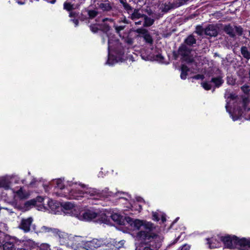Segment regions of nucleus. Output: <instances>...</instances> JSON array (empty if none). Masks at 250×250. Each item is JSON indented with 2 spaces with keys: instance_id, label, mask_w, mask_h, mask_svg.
<instances>
[{
  "instance_id": "1",
  "label": "nucleus",
  "mask_w": 250,
  "mask_h": 250,
  "mask_svg": "<svg viewBox=\"0 0 250 250\" xmlns=\"http://www.w3.org/2000/svg\"><path fill=\"white\" fill-rule=\"evenodd\" d=\"M126 221L132 230V235L135 241L147 245L144 250H159L162 245L164 237L154 232L156 227L153 223L130 217L126 218Z\"/></svg>"
},
{
  "instance_id": "2",
  "label": "nucleus",
  "mask_w": 250,
  "mask_h": 250,
  "mask_svg": "<svg viewBox=\"0 0 250 250\" xmlns=\"http://www.w3.org/2000/svg\"><path fill=\"white\" fill-rule=\"evenodd\" d=\"M101 21V24L91 25L90 29L94 33L97 32L99 29H101L103 31L102 35V42L104 43L106 41L108 42V59L106 63L112 65L121 59V56L125 52V49L122 43L114 37V35L108 33L110 26L106 22H113V20L112 19L103 18Z\"/></svg>"
},
{
  "instance_id": "3",
  "label": "nucleus",
  "mask_w": 250,
  "mask_h": 250,
  "mask_svg": "<svg viewBox=\"0 0 250 250\" xmlns=\"http://www.w3.org/2000/svg\"><path fill=\"white\" fill-rule=\"evenodd\" d=\"M53 184L55 185V188L57 190L55 192L57 196L63 197L67 199L79 200L83 197L82 191L79 189L77 192V183L72 181L67 182L65 185L63 180L58 179L53 181Z\"/></svg>"
},
{
  "instance_id": "4",
  "label": "nucleus",
  "mask_w": 250,
  "mask_h": 250,
  "mask_svg": "<svg viewBox=\"0 0 250 250\" xmlns=\"http://www.w3.org/2000/svg\"><path fill=\"white\" fill-rule=\"evenodd\" d=\"M79 189L83 193L82 200L84 197V194L89 195L92 199H98L102 198H107L108 196L111 195V193L107 192L106 189L100 192L99 190L96 188L86 187L84 185H82L80 183H77V192H78Z\"/></svg>"
},
{
  "instance_id": "5",
  "label": "nucleus",
  "mask_w": 250,
  "mask_h": 250,
  "mask_svg": "<svg viewBox=\"0 0 250 250\" xmlns=\"http://www.w3.org/2000/svg\"><path fill=\"white\" fill-rule=\"evenodd\" d=\"M16 246H18L17 250H38L48 248V246L46 244L41 245V248H39L37 243L30 239L24 240L18 239V240L16 242Z\"/></svg>"
},
{
  "instance_id": "6",
  "label": "nucleus",
  "mask_w": 250,
  "mask_h": 250,
  "mask_svg": "<svg viewBox=\"0 0 250 250\" xmlns=\"http://www.w3.org/2000/svg\"><path fill=\"white\" fill-rule=\"evenodd\" d=\"M54 236L58 239L61 245L70 247L74 250L77 248L76 243L74 242L75 237L69 235L67 233L57 229V232Z\"/></svg>"
},
{
  "instance_id": "7",
  "label": "nucleus",
  "mask_w": 250,
  "mask_h": 250,
  "mask_svg": "<svg viewBox=\"0 0 250 250\" xmlns=\"http://www.w3.org/2000/svg\"><path fill=\"white\" fill-rule=\"evenodd\" d=\"M226 99V108L227 111L229 114L233 121H234L233 113L234 112V95L232 89L227 88L225 94Z\"/></svg>"
},
{
  "instance_id": "8",
  "label": "nucleus",
  "mask_w": 250,
  "mask_h": 250,
  "mask_svg": "<svg viewBox=\"0 0 250 250\" xmlns=\"http://www.w3.org/2000/svg\"><path fill=\"white\" fill-rule=\"evenodd\" d=\"M107 244H108V239L94 238L90 241H87L85 246L89 249L88 250H95V249L100 247L102 248L104 246V245Z\"/></svg>"
},
{
  "instance_id": "9",
  "label": "nucleus",
  "mask_w": 250,
  "mask_h": 250,
  "mask_svg": "<svg viewBox=\"0 0 250 250\" xmlns=\"http://www.w3.org/2000/svg\"><path fill=\"white\" fill-rule=\"evenodd\" d=\"M78 217L82 221H90L94 220L96 221L100 219V215L94 210H87L82 214H80Z\"/></svg>"
},
{
  "instance_id": "10",
  "label": "nucleus",
  "mask_w": 250,
  "mask_h": 250,
  "mask_svg": "<svg viewBox=\"0 0 250 250\" xmlns=\"http://www.w3.org/2000/svg\"><path fill=\"white\" fill-rule=\"evenodd\" d=\"M235 249L240 250H250V238H239L235 236Z\"/></svg>"
},
{
  "instance_id": "11",
  "label": "nucleus",
  "mask_w": 250,
  "mask_h": 250,
  "mask_svg": "<svg viewBox=\"0 0 250 250\" xmlns=\"http://www.w3.org/2000/svg\"><path fill=\"white\" fill-rule=\"evenodd\" d=\"M18 239L15 237H11L6 239V241L3 243V250H17L18 246H16V242Z\"/></svg>"
},
{
  "instance_id": "12",
  "label": "nucleus",
  "mask_w": 250,
  "mask_h": 250,
  "mask_svg": "<svg viewBox=\"0 0 250 250\" xmlns=\"http://www.w3.org/2000/svg\"><path fill=\"white\" fill-rule=\"evenodd\" d=\"M249 99L248 97H244L242 98V101L240 104V105L237 108L238 117L242 116L246 111L250 110V108L247 107V105L249 103Z\"/></svg>"
},
{
  "instance_id": "13",
  "label": "nucleus",
  "mask_w": 250,
  "mask_h": 250,
  "mask_svg": "<svg viewBox=\"0 0 250 250\" xmlns=\"http://www.w3.org/2000/svg\"><path fill=\"white\" fill-rule=\"evenodd\" d=\"M85 0H67L63 4L64 9L67 11L78 8Z\"/></svg>"
},
{
  "instance_id": "14",
  "label": "nucleus",
  "mask_w": 250,
  "mask_h": 250,
  "mask_svg": "<svg viewBox=\"0 0 250 250\" xmlns=\"http://www.w3.org/2000/svg\"><path fill=\"white\" fill-rule=\"evenodd\" d=\"M47 203L52 213L59 214L62 211V205L59 203L50 199H47Z\"/></svg>"
},
{
  "instance_id": "15",
  "label": "nucleus",
  "mask_w": 250,
  "mask_h": 250,
  "mask_svg": "<svg viewBox=\"0 0 250 250\" xmlns=\"http://www.w3.org/2000/svg\"><path fill=\"white\" fill-rule=\"evenodd\" d=\"M218 238L223 242L225 248L232 249H233L232 240L234 236H231L228 234L225 235H218Z\"/></svg>"
},
{
  "instance_id": "16",
  "label": "nucleus",
  "mask_w": 250,
  "mask_h": 250,
  "mask_svg": "<svg viewBox=\"0 0 250 250\" xmlns=\"http://www.w3.org/2000/svg\"><path fill=\"white\" fill-rule=\"evenodd\" d=\"M32 222L33 219L31 217L22 219L19 226V228L23 230L24 232H28L30 230V227Z\"/></svg>"
},
{
  "instance_id": "17",
  "label": "nucleus",
  "mask_w": 250,
  "mask_h": 250,
  "mask_svg": "<svg viewBox=\"0 0 250 250\" xmlns=\"http://www.w3.org/2000/svg\"><path fill=\"white\" fill-rule=\"evenodd\" d=\"M12 177H14L8 175L0 177V188L6 190L10 189Z\"/></svg>"
},
{
  "instance_id": "18",
  "label": "nucleus",
  "mask_w": 250,
  "mask_h": 250,
  "mask_svg": "<svg viewBox=\"0 0 250 250\" xmlns=\"http://www.w3.org/2000/svg\"><path fill=\"white\" fill-rule=\"evenodd\" d=\"M207 244L210 249H214L219 248L221 246L220 240L218 237V235L211 238H207Z\"/></svg>"
},
{
  "instance_id": "19",
  "label": "nucleus",
  "mask_w": 250,
  "mask_h": 250,
  "mask_svg": "<svg viewBox=\"0 0 250 250\" xmlns=\"http://www.w3.org/2000/svg\"><path fill=\"white\" fill-rule=\"evenodd\" d=\"M144 16V14L142 10L139 9H134L129 14V18L133 21H137L142 19Z\"/></svg>"
},
{
  "instance_id": "20",
  "label": "nucleus",
  "mask_w": 250,
  "mask_h": 250,
  "mask_svg": "<svg viewBox=\"0 0 250 250\" xmlns=\"http://www.w3.org/2000/svg\"><path fill=\"white\" fill-rule=\"evenodd\" d=\"M205 34L211 37L216 36L217 35L216 27L213 25H209L205 29Z\"/></svg>"
},
{
  "instance_id": "21",
  "label": "nucleus",
  "mask_w": 250,
  "mask_h": 250,
  "mask_svg": "<svg viewBox=\"0 0 250 250\" xmlns=\"http://www.w3.org/2000/svg\"><path fill=\"white\" fill-rule=\"evenodd\" d=\"M14 193L15 194V197L17 196L21 200L26 199L29 196V194L25 190H23L22 187L18 190L14 192Z\"/></svg>"
},
{
  "instance_id": "22",
  "label": "nucleus",
  "mask_w": 250,
  "mask_h": 250,
  "mask_svg": "<svg viewBox=\"0 0 250 250\" xmlns=\"http://www.w3.org/2000/svg\"><path fill=\"white\" fill-rule=\"evenodd\" d=\"M241 53L243 57L248 61L250 59V47L243 46L241 48Z\"/></svg>"
},
{
  "instance_id": "23",
  "label": "nucleus",
  "mask_w": 250,
  "mask_h": 250,
  "mask_svg": "<svg viewBox=\"0 0 250 250\" xmlns=\"http://www.w3.org/2000/svg\"><path fill=\"white\" fill-rule=\"evenodd\" d=\"M125 243V240H121L117 242L114 240L108 239V244H109V246L115 248L117 247V250H119L120 248L123 247Z\"/></svg>"
},
{
  "instance_id": "24",
  "label": "nucleus",
  "mask_w": 250,
  "mask_h": 250,
  "mask_svg": "<svg viewBox=\"0 0 250 250\" xmlns=\"http://www.w3.org/2000/svg\"><path fill=\"white\" fill-rule=\"evenodd\" d=\"M142 19L144 20L143 23V26L144 27H149L151 26L154 22L153 19H152L150 17H148L145 14Z\"/></svg>"
},
{
  "instance_id": "25",
  "label": "nucleus",
  "mask_w": 250,
  "mask_h": 250,
  "mask_svg": "<svg viewBox=\"0 0 250 250\" xmlns=\"http://www.w3.org/2000/svg\"><path fill=\"white\" fill-rule=\"evenodd\" d=\"M57 232V229L51 228L46 226H42L40 229V232L50 233L53 235Z\"/></svg>"
},
{
  "instance_id": "26",
  "label": "nucleus",
  "mask_w": 250,
  "mask_h": 250,
  "mask_svg": "<svg viewBox=\"0 0 250 250\" xmlns=\"http://www.w3.org/2000/svg\"><path fill=\"white\" fill-rule=\"evenodd\" d=\"M211 82L214 83V85L216 87H219L224 83V80L222 79V77L221 76L213 77L211 79Z\"/></svg>"
},
{
  "instance_id": "27",
  "label": "nucleus",
  "mask_w": 250,
  "mask_h": 250,
  "mask_svg": "<svg viewBox=\"0 0 250 250\" xmlns=\"http://www.w3.org/2000/svg\"><path fill=\"white\" fill-rule=\"evenodd\" d=\"M111 218L117 224L121 225L123 223V216L117 213H113L110 216Z\"/></svg>"
},
{
  "instance_id": "28",
  "label": "nucleus",
  "mask_w": 250,
  "mask_h": 250,
  "mask_svg": "<svg viewBox=\"0 0 250 250\" xmlns=\"http://www.w3.org/2000/svg\"><path fill=\"white\" fill-rule=\"evenodd\" d=\"M62 207V211H68L72 210L74 208V205L71 202H65L61 204Z\"/></svg>"
},
{
  "instance_id": "29",
  "label": "nucleus",
  "mask_w": 250,
  "mask_h": 250,
  "mask_svg": "<svg viewBox=\"0 0 250 250\" xmlns=\"http://www.w3.org/2000/svg\"><path fill=\"white\" fill-rule=\"evenodd\" d=\"M189 71V69L186 65H182L181 67V78L183 80H185L187 78L188 75V72Z\"/></svg>"
},
{
  "instance_id": "30",
  "label": "nucleus",
  "mask_w": 250,
  "mask_h": 250,
  "mask_svg": "<svg viewBox=\"0 0 250 250\" xmlns=\"http://www.w3.org/2000/svg\"><path fill=\"white\" fill-rule=\"evenodd\" d=\"M178 53L183 56H186L189 53V51L186 45H182L179 48Z\"/></svg>"
},
{
  "instance_id": "31",
  "label": "nucleus",
  "mask_w": 250,
  "mask_h": 250,
  "mask_svg": "<svg viewBox=\"0 0 250 250\" xmlns=\"http://www.w3.org/2000/svg\"><path fill=\"white\" fill-rule=\"evenodd\" d=\"M185 43L189 46L193 45L196 42V40L192 35L189 36L185 41Z\"/></svg>"
},
{
  "instance_id": "32",
  "label": "nucleus",
  "mask_w": 250,
  "mask_h": 250,
  "mask_svg": "<svg viewBox=\"0 0 250 250\" xmlns=\"http://www.w3.org/2000/svg\"><path fill=\"white\" fill-rule=\"evenodd\" d=\"M99 7L104 11H109L111 9V6L108 1L105 3H100Z\"/></svg>"
},
{
  "instance_id": "33",
  "label": "nucleus",
  "mask_w": 250,
  "mask_h": 250,
  "mask_svg": "<svg viewBox=\"0 0 250 250\" xmlns=\"http://www.w3.org/2000/svg\"><path fill=\"white\" fill-rule=\"evenodd\" d=\"M9 238V235L6 234L4 232H0V247L6 241V239Z\"/></svg>"
},
{
  "instance_id": "34",
  "label": "nucleus",
  "mask_w": 250,
  "mask_h": 250,
  "mask_svg": "<svg viewBox=\"0 0 250 250\" xmlns=\"http://www.w3.org/2000/svg\"><path fill=\"white\" fill-rule=\"evenodd\" d=\"M120 2L123 4L124 8L127 11L129 14L132 11L131 7L126 2H125L124 0H120Z\"/></svg>"
},
{
  "instance_id": "35",
  "label": "nucleus",
  "mask_w": 250,
  "mask_h": 250,
  "mask_svg": "<svg viewBox=\"0 0 250 250\" xmlns=\"http://www.w3.org/2000/svg\"><path fill=\"white\" fill-rule=\"evenodd\" d=\"M10 204L15 208L18 210H21L23 208V207L21 204L18 202L16 200L10 202Z\"/></svg>"
},
{
  "instance_id": "36",
  "label": "nucleus",
  "mask_w": 250,
  "mask_h": 250,
  "mask_svg": "<svg viewBox=\"0 0 250 250\" xmlns=\"http://www.w3.org/2000/svg\"><path fill=\"white\" fill-rule=\"evenodd\" d=\"M225 32L229 34L230 37L234 36V32L233 31L232 28L229 25L226 26L225 27Z\"/></svg>"
},
{
  "instance_id": "37",
  "label": "nucleus",
  "mask_w": 250,
  "mask_h": 250,
  "mask_svg": "<svg viewBox=\"0 0 250 250\" xmlns=\"http://www.w3.org/2000/svg\"><path fill=\"white\" fill-rule=\"evenodd\" d=\"M211 83V81L209 82H204L201 83V85L205 89L208 90L211 89L212 87Z\"/></svg>"
},
{
  "instance_id": "38",
  "label": "nucleus",
  "mask_w": 250,
  "mask_h": 250,
  "mask_svg": "<svg viewBox=\"0 0 250 250\" xmlns=\"http://www.w3.org/2000/svg\"><path fill=\"white\" fill-rule=\"evenodd\" d=\"M144 40L147 43L151 44L153 42V40L150 36V35L149 34V33H147L145 35V36L143 37Z\"/></svg>"
},
{
  "instance_id": "39",
  "label": "nucleus",
  "mask_w": 250,
  "mask_h": 250,
  "mask_svg": "<svg viewBox=\"0 0 250 250\" xmlns=\"http://www.w3.org/2000/svg\"><path fill=\"white\" fill-rule=\"evenodd\" d=\"M135 32L137 33L141 34L143 37L145 36V35L146 34L148 33V31L144 28H138L135 30Z\"/></svg>"
},
{
  "instance_id": "40",
  "label": "nucleus",
  "mask_w": 250,
  "mask_h": 250,
  "mask_svg": "<svg viewBox=\"0 0 250 250\" xmlns=\"http://www.w3.org/2000/svg\"><path fill=\"white\" fill-rule=\"evenodd\" d=\"M44 200V199L42 197H38L36 199V200H31L30 201H28L27 204L30 203V204L35 205L36 204V202H38L39 203H42Z\"/></svg>"
},
{
  "instance_id": "41",
  "label": "nucleus",
  "mask_w": 250,
  "mask_h": 250,
  "mask_svg": "<svg viewBox=\"0 0 250 250\" xmlns=\"http://www.w3.org/2000/svg\"><path fill=\"white\" fill-rule=\"evenodd\" d=\"M154 60L160 63L164 62V58L163 56L161 54H157L155 56H154Z\"/></svg>"
},
{
  "instance_id": "42",
  "label": "nucleus",
  "mask_w": 250,
  "mask_h": 250,
  "mask_svg": "<svg viewBox=\"0 0 250 250\" xmlns=\"http://www.w3.org/2000/svg\"><path fill=\"white\" fill-rule=\"evenodd\" d=\"M88 14L89 18L92 19L98 15V12L95 10H89L88 11Z\"/></svg>"
},
{
  "instance_id": "43",
  "label": "nucleus",
  "mask_w": 250,
  "mask_h": 250,
  "mask_svg": "<svg viewBox=\"0 0 250 250\" xmlns=\"http://www.w3.org/2000/svg\"><path fill=\"white\" fill-rule=\"evenodd\" d=\"M205 30L201 26H197L196 27V32L199 35H202L205 33Z\"/></svg>"
},
{
  "instance_id": "44",
  "label": "nucleus",
  "mask_w": 250,
  "mask_h": 250,
  "mask_svg": "<svg viewBox=\"0 0 250 250\" xmlns=\"http://www.w3.org/2000/svg\"><path fill=\"white\" fill-rule=\"evenodd\" d=\"M8 230V227L7 225L3 223H0V232H3L5 230Z\"/></svg>"
},
{
  "instance_id": "45",
  "label": "nucleus",
  "mask_w": 250,
  "mask_h": 250,
  "mask_svg": "<svg viewBox=\"0 0 250 250\" xmlns=\"http://www.w3.org/2000/svg\"><path fill=\"white\" fill-rule=\"evenodd\" d=\"M2 210H6L9 214H11V213H13V211L11 209L7 207H1L0 206V212L3 213Z\"/></svg>"
},
{
  "instance_id": "46",
  "label": "nucleus",
  "mask_w": 250,
  "mask_h": 250,
  "mask_svg": "<svg viewBox=\"0 0 250 250\" xmlns=\"http://www.w3.org/2000/svg\"><path fill=\"white\" fill-rule=\"evenodd\" d=\"M227 83L229 85H231L232 86H233L234 84V80L232 77L228 76L227 77Z\"/></svg>"
},
{
  "instance_id": "47",
  "label": "nucleus",
  "mask_w": 250,
  "mask_h": 250,
  "mask_svg": "<svg viewBox=\"0 0 250 250\" xmlns=\"http://www.w3.org/2000/svg\"><path fill=\"white\" fill-rule=\"evenodd\" d=\"M241 89L244 93L247 94H249L250 91L249 86L248 85H243L241 87Z\"/></svg>"
},
{
  "instance_id": "48",
  "label": "nucleus",
  "mask_w": 250,
  "mask_h": 250,
  "mask_svg": "<svg viewBox=\"0 0 250 250\" xmlns=\"http://www.w3.org/2000/svg\"><path fill=\"white\" fill-rule=\"evenodd\" d=\"M114 27L116 30V31L118 33H119L120 32L121 30H123L125 28V26H117V25H115V24H114Z\"/></svg>"
},
{
  "instance_id": "49",
  "label": "nucleus",
  "mask_w": 250,
  "mask_h": 250,
  "mask_svg": "<svg viewBox=\"0 0 250 250\" xmlns=\"http://www.w3.org/2000/svg\"><path fill=\"white\" fill-rule=\"evenodd\" d=\"M152 219L155 221L159 220V214L157 212H153L152 214Z\"/></svg>"
},
{
  "instance_id": "50",
  "label": "nucleus",
  "mask_w": 250,
  "mask_h": 250,
  "mask_svg": "<svg viewBox=\"0 0 250 250\" xmlns=\"http://www.w3.org/2000/svg\"><path fill=\"white\" fill-rule=\"evenodd\" d=\"M242 29L240 27L235 26V33H237L238 35H241L242 33Z\"/></svg>"
},
{
  "instance_id": "51",
  "label": "nucleus",
  "mask_w": 250,
  "mask_h": 250,
  "mask_svg": "<svg viewBox=\"0 0 250 250\" xmlns=\"http://www.w3.org/2000/svg\"><path fill=\"white\" fill-rule=\"evenodd\" d=\"M10 176H14V177H12V179H15V183L18 184L19 183L20 178L17 176V175H11Z\"/></svg>"
},
{
  "instance_id": "52",
  "label": "nucleus",
  "mask_w": 250,
  "mask_h": 250,
  "mask_svg": "<svg viewBox=\"0 0 250 250\" xmlns=\"http://www.w3.org/2000/svg\"><path fill=\"white\" fill-rule=\"evenodd\" d=\"M204 78V76L202 75L198 74L193 77V78L195 79L199 80V79H203Z\"/></svg>"
},
{
  "instance_id": "53",
  "label": "nucleus",
  "mask_w": 250,
  "mask_h": 250,
  "mask_svg": "<svg viewBox=\"0 0 250 250\" xmlns=\"http://www.w3.org/2000/svg\"><path fill=\"white\" fill-rule=\"evenodd\" d=\"M136 25H143V22L141 20L133 21Z\"/></svg>"
},
{
  "instance_id": "54",
  "label": "nucleus",
  "mask_w": 250,
  "mask_h": 250,
  "mask_svg": "<svg viewBox=\"0 0 250 250\" xmlns=\"http://www.w3.org/2000/svg\"><path fill=\"white\" fill-rule=\"evenodd\" d=\"M135 206H136V209H137V210L140 211L142 209V206L141 205L135 204Z\"/></svg>"
},
{
  "instance_id": "55",
  "label": "nucleus",
  "mask_w": 250,
  "mask_h": 250,
  "mask_svg": "<svg viewBox=\"0 0 250 250\" xmlns=\"http://www.w3.org/2000/svg\"><path fill=\"white\" fill-rule=\"evenodd\" d=\"M72 21L75 24L76 26H77L78 25L79 21L78 20L73 19L72 20Z\"/></svg>"
},
{
  "instance_id": "56",
  "label": "nucleus",
  "mask_w": 250,
  "mask_h": 250,
  "mask_svg": "<svg viewBox=\"0 0 250 250\" xmlns=\"http://www.w3.org/2000/svg\"><path fill=\"white\" fill-rule=\"evenodd\" d=\"M161 219L163 222H165L166 221V218L165 214L161 215Z\"/></svg>"
},
{
  "instance_id": "57",
  "label": "nucleus",
  "mask_w": 250,
  "mask_h": 250,
  "mask_svg": "<svg viewBox=\"0 0 250 250\" xmlns=\"http://www.w3.org/2000/svg\"><path fill=\"white\" fill-rule=\"evenodd\" d=\"M17 2L20 4H23L25 3V0H20Z\"/></svg>"
},
{
  "instance_id": "58",
  "label": "nucleus",
  "mask_w": 250,
  "mask_h": 250,
  "mask_svg": "<svg viewBox=\"0 0 250 250\" xmlns=\"http://www.w3.org/2000/svg\"><path fill=\"white\" fill-rule=\"evenodd\" d=\"M136 200L138 202H142L144 201V200L141 197H137L136 198Z\"/></svg>"
},
{
  "instance_id": "59",
  "label": "nucleus",
  "mask_w": 250,
  "mask_h": 250,
  "mask_svg": "<svg viewBox=\"0 0 250 250\" xmlns=\"http://www.w3.org/2000/svg\"><path fill=\"white\" fill-rule=\"evenodd\" d=\"M142 58L145 60H148L149 59L148 57H145V56H143V55H142Z\"/></svg>"
},
{
  "instance_id": "60",
  "label": "nucleus",
  "mask_w": 250,
  "mask_h": 250,
  "mask_svg": "<svg viewBox=\"0 0 250 250\" xmlns=\"http://www.w3.org/2000/svg\"><path fill=\"white\" fill-rule=\"evenodd\" d=\"M36 180L35 179H34L33 180V181L32 182H31V183H30V185H33L34 184V183L36 182Z\"/></svg>"
},
{
  "instance_id": "61",
  "label": "nucleus",
  "mask_w": 250,
  "mask_h": 250,
  "mask_svg": "<svg viewBox=\"0 0 250 250\" xmlns=\"http://www.w3.org/2000/svg\"><path fill=\"white\" fill-rule=\"evenodd\" d=\"M74 15H75V13L74 12H71L69 14V16L70 17H72V16H74Z\"/></svg>"
},
{
  "instance_id": "62",
  "label": "nucleus",
  "mask_w": 250,
  "mask_h": 250,
  "mask_svg": "<svg viewBox=\"0 0 250 250\" xmlns=\"http://www.w3.org/2000/svg\"><path fill=\"white\" fill-rule=\"evenodd\" d=\"M179 218H177L173 222V223H175L177 221V220Z\"/></svg>"
},
{
  "instance_id": "63",
  "label": "nucleus",
  "mask_w": 250,
  "mask_h": 250,
  "mask_svg": "<svg viewBox=\"0 0 250 250\" xmlns=\"http://www.w3.org/2000/svg\"><path fill=\"white\" fill-rule=\"evenodd\" d=\"M24 180H22V183H24Z\"/></svg>"
},
{
  "instance_id": "64",
  "label": "nucleus",
  "mask_w": 250,
  "mask_h": 250,
  "mask_svg": "<svg viewBox=\"0 0 250 250\" xmlns=\"http://www.w3.org/2000/svg\"><path fill=\"white\" fill-rule=\"evenodd\" d=\"M120 198H121V199H125V198H123V197H120Z\"/></svg>"
}]
</instances>
